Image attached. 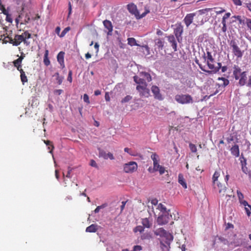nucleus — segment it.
Wrapping results in <instances>:
<instances>
[{
    "label": "nucleus",
    "mask_w": 251,
    "mask_h": 251,
    "mask_svg": "<svg viewBox=\"0 0 251 251\" xmlns=\"http://www.w3.org/2000/svg\"><path fill=\"white\" fill-rule=\"evenodd\" d=\"M154 234L157 236H160L164 238V241L160 242L161 248L163 250L168 251L169 250L170 245L173 240V236L169 232H167L163 228H159L154 231Z\"/></svg>",
    "instance_id": "obj_1"
},
{
    "label": "nucleus",
    "mask_w": 251,
    "mask_h": 251,
    "mask_svg": "<svg viewBox=\"0 0 251 251\" xmlns=\"http://www.w3.org/2000/svg\"><path fill=\"white\" fill-rule=\"evenodd\" d=\"M233 75L235 80H238V85L243 86L247 83V76L246 72H242V70L238 65H234L233 67Z\"/></svg>",
    "instance_id": "obj_2"
},
{
    "label": "nucleus",
    "mask_w": 251,
    "mask_h": 251,
    "mask_svg": "<svg viewBox=\"0 0 251 251\" xmlns=\"http://www.w3.org/2000/svg\"><path fill=\"white\" fill-rule=\"evenodd\" d=\"M30 38L31 34L27 31H25L21 35H15L14 39H10L9 43L12 44L13 46H18L23 42L25 45L26 46H28L30 44V42L28 41V39Z\"/></svg>",
    "instance_id": "obj_3"
},
{
    "label": "nucleus",
    "mask_w": 251,
    "mask_h": 251,
    "mask_svg": "<svg viewBox=\"0 0 251 251\" xmlns=\"http://www.w3.org/2000/svg\"><path fill=\"white\" fill-rule=\"evenodd\" d=\"M229 44L232 49L233 54L237 58H241L243 55L244 51L240 50L237 42L235 40H232L229 42Z\"/></svg>",
    "instance_id": "obj_4"
},
{
    "label": "nucleus",
    "mask_w": 251,
    "mask_h": 251,
    "mask_svg": "<svg viewBox=\"0 0 251 251\" xmlns=\"http://www.w3.org/2000/svg\"><path fill=\"white\" fill-rule=\"evenodd\" d=\"M175 100L181 104H187L192 103L193 99L189 95H177L175 96Z\"/></svg>",
    "instance_id": "obj_5"
},
{
    "label": "nucleus",
    "mask_w": 251,
    "mask_h": 251,
    "mask_svg": "<svg viewBox=\"0 0 251 251\" xmlns=\"http://www.w3.org/2000/svg\"><path fill=\"white\" fill-rule=\"evenodd\" d=\"M171 218L170 212L163 213L158 217L157 222L159 225H164L167 224Z\"/></svg>",
    "instance_id": "obj_6"
},
{
    "label": "nucleus",
    "mask_w": 251,
    "mask_h": 251,
    "mask_svg": "<svg viewBox=\"0 0 251 251\" xmlns=\"http://www.w3.org/2000/svg\"><path fill=\"white\" fill-rule=\"evenodd\" d=\"M137 164L135 162L131 161L125 164L124 170L126 173H131L137 169Z\"/></svg>",
    "instance_id": "obj_7"
},
{
    "label": "nucleus",
    "mask_w": 251,
    "mask_h": 251,
    "mask_svg": "<svg viewBox=\"0 0 251 251\" xmlns=\"http://www.w3.org/2000/svg\"><path fill=\"white\" fill-rule=\"evenodd\" d=\"M136 89L139 92L140 96L148 98L150 96V90L147 88V85H138Z\"/></svg>",
    "instance_id": "obj_8"
},
{
    "label": "nucleus",
    "mask_w": 251,
    "mask_h": 251,
    "mask_svg": "<svg viewBox=\"0 0 251 251\" xmlns=\"http://www.w3.org/2000/svg\"><path fill=\"white\" fill-rule=\"evenodd\" d=\"M183 31V26L181 24L176 25V27L174 29V34L178 42L182 41V34Z\"/></svg>",
    "instance_id": "obj_9"
},
{
    "label": "nucleus",
    "mask_w": 251,
    "mask_h": 251,
    "mask_svg": "<svg viewBox=\"0 0 251 251\" xmlns=\"http://www.w3.org/2000/svg\"><path fill=\"white\" fill-rule=\"evenodd\" d=\"M151 91L155 99L159 100H163L164 98L160 93V89L157 86L153 85L151 88Z\"/></svg>",
    "instance_id": "obj_10"
},
{
    "label": "nucleus",
    "mask_w": 251,
    "mask_h": 251,
    "mask_svg": "<svg viewBox=\"0 0 251 251\" xmlns=\"http://www.w3.org/2000/svg\"><path fill=\"white\" fill-rule=\"evenodd\" d=\"M103 24L104 28L107 30L105 31L107 33V35L111 36L113 28L112 23L108 20H105L103 21Z\"/></svg>",
    "instance_id": "obj_11"
},
{
    "label": "nucleus",
    "mask_w": 251,
    "mask_h": 251,
    "mask_svg": "<svg viewBox=\"0 0 251 251\" xmlns=\"http://www.w3.org/2000/svg\"><path fill=\"white\" fill-rule=\"evenodd\" d=\"M127 9L129 12L132 15H134L135 17L138 15V10L137 6L133 3H129L127 5Z\"/></svg>",
    "instance_id": "obj_12"
},
{
    "label": "nucleus",
    "mask_w": 251,
    "mask_h": 251,
    "mask_svg": "<svg viewBox=\"0 0 251 251\" xmlns=\"http://www.w3.org/2000/svg\"><path fill=\"white\" fill-rule=\"evenodd\" d=\"M196 16V13H189L186 15L183 21L186 25L188 27L193 22L194 17Z\"/></svg>",
    "instance_id": "obj_13"
},
{
    "label": "nucleus",
    "mask_w": 251,
    "mask_h": 251,
    "mask_svg": "<svg viewBox=\"0 0 251 251\" xmlns=\"http://www.w3.org/2000/svg\"><path fill=\"white\" fill-rule=\"evenodd\" d=\"M206 54L207 65L209 69L212 70V69L214 68V64L213 63L214 61V59L213 58L212 55L210 52L207 51Z\"/></svg>",
    "instance_id": "obj_14"
},
{
    "label": "nucleus",
    "mask_w": 251,
    "mask_h": 251,
    "mask_svg": "<svg viewBox=\"0 0 251 251\" xmlns=\"http://www.w3.org/2000/svg\"><path fill=\"white\" fill-rule=\"evenodd\" d=\"M168 40L171 44V46L175 51L177 50V43L175 37L174 35L168 36Z\"/></svg>",
    "instance_id": "obj_15"
},
{
    "label": "nucleus",
    "mask_w": 251,
    "mask_h": 251,
    "mask_svg": "<svg viewBox=\"0 0 251 251\" xmlns=\"http://www.w3.org/2000/svg\"><path fill=\"white\" fill-rule=\"evenodd\" d=\"M155 48V50L158 49L159 51L162 50L164 46V41L160 38L154 40Z\"/></svg>",
    "instance_id": "obj_16"
},
{
    "label": "nucleus",
    "mask_w": 251,
    "mask_h": 251,
    "mask_svg": "<svg viewBox=\"0 0 251 251\" xmlns=\"http://www.w3.org/2000/svg\"><path fill=\"white\" fill-rule=\"evenodd\" d=\"M64 54L65 53L63 51H60L58 53L57 56V61L61 65L62 68H64L65 67L64 61Z\"/></svg>",
    "instance_id": "obj_17"
},
{
    "label": "nucleus",
    "mask_w": 251,
    "mask_h": 251,
    "mask_svg": "<svg viewBox=\"0 0 251 251\" xmlns=\"http://www.w3.org/2000/svg\"><path fill=\"white\" fill-rule=\"evenodd\" d=\"M133 79L135 82L138 85H147V82H146L145 79L140 77V75H135L133 77Z\"/></svg>",
    "instance_id": "obj_18"
},
{
    "label": "nucleus",
    "mask_w": 251,
    "mask_h": 251,
    "mask_svg": "<svg viewBox=\"0 0 251 251\" xmlns=\"http://www.w3.org/2000/svg\"><path fill=\"white\" fill-rule=\"evenodd\" d=\"M141 223L145 228H150L152 226V220L148 218L142 219Z\"/></svg>",
    "instance_id": "obj_19"
},
{
    "label": "nucleus",
    "mask_w": 251,
    "mask_h": 251,
    "mask_svg": "<svg viewBox=\"0 0 251 251\" xmlns=\"http://www.w3.org/2000/svg\"><path fill=\"white\" fill-rule=\"evenodd\" d=\"M139 75L140 77H142L145 79V81L147 80L148 82L151 81V77L150 74L146 72H140L139 73Z\"/></svg>",
    "instance_id": "obj_20"
},
{
    "label": "nucleus",
    "mask_w": 251,
    "mask_h": 251,
    "mask_svg": "<svg viewBox=\"0 0 251 251\" xmlns=\"http://www.w3.org/2000/svg\"><path fill=\"white\" fill-rule=\"evenodd\" d=\"M231 153L236 157L239 156V149L237 145H234L230 149Z\"/></svg>",
    "instance_id": "obj_21"
},
{
    "label": "nucleus",
    "mask_w": 251,
    "mask_h": 251,
    "mask_svg": "<svg viewBox=\"0 0 251 251\" xmlns=\"http://www.w3.org/2000/svg\"><path fill=\"white\" fill-rule=\"evenodd\" d=\"M221 67H222V64H221V63H218V66H217V67H215V66H214V68H213V69H212L211 71H206V70H205L203 69H202V68L200 66L201 69L202 71H204V72H206V73H208V74H211V73H216L217 72H218L220 70V69H221Z\"/></svg>",
    "instance_id": "obj_22"
},
{
    "label": "nucleus",
    "mask_w": 251,
    "mask_h": 251,
    "mask_svg": "<svg viewBox=\"0 0 251 251\" xmlns=\"http://www.w3.org/2000/svg\"><path fill=\"white\" fill-rule=\"evenodd\" d=\"M9 32H10L9 33H6L7 36H5V34L1 35L0 40H2L3 43L6 44L8 42L9 43L10 39H12V37L10 36V34L12 33V31L10 30Z\"/></svg>",
    "instance_id": "obj_23"
},
{
    "label": "nucleus",
    "mask_w": 251,
    "mask_h": 251,
    "mask_svg": "<svg viewBox=\"0 0 251 251\" xmlns=\"http://www.w3.org/2000/svg\"><path fill=\"white\" fill-rule=\"evenodd\" d=\"M24 57L21 56L19 58H18L17 59L15 60L14 62V65L15 67L17 68V70L18 71L20 70V69H22L21 67V63L22 60L23 59Z\"/></svg>",
    "instance_id": "obj_24"
},
{
    "label": "nucleus",
    "mask_w": 251,
    "mask_h": 251,
    "mask_svg": "<svg viewBox=\"0 0 251 251\" xmlns=\"http://www.w3.org/2000/svg\"><path fill=\"white\" fill-rule=\"evenodd\" d=\"M178 181L179 183L181 184L184 188H187L186 183L185 182L183 176L181 174H179L178 175Z\"/></svg>",
    "instance_id": "obj_25"
},
{
    "label": "nucleus",
    "mask_w": 251,
    "mask_h": 251,
    "mask_svg": "<svg viewBox=\"0 0 251 251\" xmlns=\"http://www.w3.org/2000/svg\"><path fill=\"white\" fill-rule=\"evenodd\" d=\"M219 239L224 244L227 245L229 247H231V248H233V247L237 246V245H234V246H233V243L232 242L229 243L226 239L224 238V237H219Z\"/></svg>",
    "instance_id": "obj_26"
},
{
    "label": "nucleus",
    "mask_w": 251,
    "mask_h": 251,
    "mask_svg": "<svg viewBox=\"0 0 251 251\" xmlns=\"http://www.w3.org/2000/svg\"><path fill=\"white\" fill-rule=\"evenodd\" d=\"M97 225L95 224H92L90 226H88L86 229V232H95L98 228Z\"/></svg>",
    "instance_id": "obj_27"
},
{
    "label": "nucleus",
    "mask_w": 251,
    "mask_h": 251,
    "mask_svg": "<svg viewBox=\"0 0 251 251\" xmlns=\"http://www.w3.org/2000/svg\"><path fill=\"white\" fill-rule=\"evenodd\" d=\"M49 50H45L44 56V63L46 66H48L50 64V61L48 58Z\"/></svg>",
    "instance_id": "obj_28"
},
{
    "label": "nucleus",
    "mask_w": 251,
    "mask_h": 251,
    "mask_svg": "<svg viewBox=\"0 0 251 251\" xmlns=\"http://www.w3.org/2000/svg\"><path fill=\"white\" fill-rule=\"evenodd\" d=\"M127 43L128 44L131 46H140V45L136 43V40L133 37L128 38L127 39Z\"/></svg>",
    "instance_id": "obj_29"
},
{
    "label": "nucleus",
    "mask_w": 251,
    "mask_h": 251,
    "mask_svg": "<svg viewBox=\"0 0 251 251\" xmlns=\"http://www.w3.org/2000/svg\"><path fill=\"white\" fill-rule=\"evenodd\" d=\"M19 71L21 74L20 77H21V81H22L23 83L24 84V83L27 81V77L25 75V73L23 70V69H20V70Z\"/></svg>",
    "instance_id": "obj_30"
},
{
    "label": "nucleus",
    "mask_w": 251,
    "mask_h": 251,
    "mask_svg": "<svg viewBox=\"0 0 251 251\" xmlns=\"http://www.w3.org/2000/svg\"><path fill=\"white\" fill-rule=\"evenodd\" d=\"M157 209H159L162 213L170 212V210H167L166 207L161 203L158 204Z\"/></svg>",
    "instance_id": "obj_31"
},
{
    "label": "nucleus",
    "mask_w": 251,
    "mask_h": 251,
    "mask_svg": "<svg viewBox=\"0 0 251 251\" xmlns=\"http://www.w3.org/2000/svg\"><path fill=\"white\" fill-rule=\"evenodd\" d=\"M151 157L153 161V164L159 162V156L156 153H152Z\"/></svg>",
    "instance_id": "obj_32"
},
{
    "label": "nucleus",
    "mask_w": 251,
    "mask_h": 251,
    "mask_svg": "<svg viewBox=\"0 0 251 251\" xmlns=\"http://www.w3.org/2000/svg\"><path fill=\"white\" fill-rule=\"evenodd\" d=\"M107 153L103 150L99 149V157L107 159Z\"/></svg>",
    "instance_id": "obj_33"
},
{
    "label": "nucleus",
    "mask_w": 251,
    "mask_h": 251,
    "mask_svg": "<svg viewBox=\"0 0 251 251\" xmlns=\"http://www.w3.org/2000/svg\"><path fill=\"white\" fill-rule=\"evenodd\" d=\"M216 184H217V185L219 189V192L220 193L225 192L226 190V187L225 186L223 187L222 184L219 182H217Z\"/></svg>",
    "instance_id": "obj_34"
},
{
    "label": "nucleus",
    "mask_w": 251,
    "mask_h": 251,
    "mask_svg": "<svg viewBox=\"0 0 251 251\" xmlns=\"http://www.w3.org/2000/svg\"><path fill=\"white\" fill-rule=\"evenodd\" d=\"M218 80H222L223 81V83L221 85L224 87L228 85L229 83V80L227 79L224 77H219L218 78Z\"/></svg>",
    "instance_id": "obj_35"
},
{
    "label": "nucleus",
    "mask_w": 251,
    "mask_h": 251,
    "mask_svg": "<svg viewBox=\"0 0 251 251\" xmlns=\"http://www.w3.org/2000/svg\"><path fill=\"white\" fill-rule=\"evenodd\" d=\"M219 176V173L217 171H215L212 177L213 182L214 184H216V183L218 182L217 180Z\"/></svg>",
    "instance_id": "obj_36"
},
{
    "label": "nucleus",
    "mask_w": 251,
    "mask_h": 251,
    "mask_svg": "<svg viewBox=\"0 0 251 251\" xmlns=\"http://www.w3.org/2000/svg\"><path fill=\"white\" fill-rule=\"evenodd\" d=\"M145 227L143 226H136L134 229L133 231L134 232H139L140 233H142L144 231Z\"/></svg>",
    "instance_id": "obj_37"
},
{
    "label": "nucleus",
    "mask_w": 251,
    "mask_h": 251,
    "mask_svg": "<svg viewBox=\"0 0 251 251\" xmlns=\"http://www.w3.org/2000/svg\"><path fill=\"white\" fill-rule=\"evenodd\" d=\"M107 206V204L105 203H103L102 204H101V205H100V206H98L97 207V208L95 209V210L94 211V212L95 213H98L100 209H103V208H104L105 207H106V206Z\"/></svg>",
    "instance_id": "obj_38"
},
{
    "label": "nucleus",
    "mask_w": 251,
    "mask_h": 251,
    "mask_svg": "<svg viewBox=\"0 0 251 251\" xmlns=\"http://www.w3.org/2000/svg\"><path fill=\"white\" fill-rule=\"evenodd\" d=\"M142 49L143 50V51L144 52V54L146 55H149L150 54V48L147 45L142 46Z\"/></svg>",
    "instance_id": "obj_39"
},
{
    "label": "nucleus",
    "mask_w": 251,
    "mask_h": 251,
    "mask_svg": "<svg viewBox=\"0 0 251 251\" xmlns=\"http://www.w3.org/2000/svg\"><path fill=\"white\" fill-rule=\"evenodd\" d=\"M189 148L192 152H196L197 151V147L192 143L189 144Z\"/></svg>",
    "instance_id": "obj_40"
},
{
    "label": "nucleus",
    "mask_w": 251,
    "mask_h": 251,
    "mask_svg": "<svg viewBox=\"0 0 251 251\" xmlns=\"http://www.w3.org/2000/svg\"><path fill=\"white\" fill-rule=\"evenodd\" d=\"M131 99H132L131 96H130L129 95H127V96H126L124 99H122V100H121V102L122 103L127 102L130 100H131Z\"/></svg>",
    "instance_id": "obj_41"
},
{
    "label": "nucleus",
    "mask_w": 251,
    "mask_h": 251,
    "mask_svg": "<svg viewBox=\"0 0 251 251\" xmlns=\"http://www.w3.org/2000/svg\"><path fill=\"white\" fill-rule=\"evenodd\" d=\"M237 194L238 197L239 202L242 201L244 200V195L240 191H237Z\"/></svg>",
    "instance_id": "obj_42"
},
{
    "label": "nucleus",
    "mask_w": 251,
    "mask_h": 251,
    "mask_svg": "<svg viewBox=\"0 0 251 251\" xmlns=\"http://www.w3.org/2000/svg\"><path fill=\"white\" fill-rule=\"evenodd\" d=\"M240 203L241 205H243L245 207L248 206L250 208V210H251V205L249 204V203L246 201L243 200L241 201H240Z\"/></svg>",
    "instance_id": "obj_43"
},
{
    "label": "nucleus",
    "mask_w": 251,
    "mask_h": 251,
    "mask_svg": "<svg viewBox=\"0 0 251 251\" xmlns=\"http://www.w3.org/2000/svg\"><path fill=\"white\" fill-rule=\"evenodd\" d=\"M153 165V171L154 172L158 171V170L161 167V166L159 164V162L154 163Z\"/></svg>",
    "instance_id": "obj_44"
},
{
    "label": "nucleus",
    "mask_w": 251,
    "mask_h": 251,
    "mask_svg": "<svg viewBox=\"0 0 251 251\" xmlns=\"http://www.w3.org/2000/svg\"><path fill=\"white\" fill-rule=\"evenodd\" d=\"M83 100L87 104L90 103L89 98L87 94H85L83 95Z\"/></svg>",
    "instance_id": "obj_45"
},
{
    "label": "nucleus",
    "mask_w": 251,
    "mask_h": 251,
    "mask_svg": "<svg viewBox=\"0 0 251 251\" xmlns=\"http://www.w3.org/2000/svg\"><path fill=\"white\" fill-rule=\"evenodd\" d=\"M246 24L248 27L251 30V19H246Z\"/></svg>",
    "instance_id": "obj_46"
},
{
    "label": "nucleus",
    "mask_w": 251,
    "mask_h": 251,
    "mask_svg": "<svg viewBox=\"0 0 251 251\" xmlns=\"http://www.w3.org/2000/svg\"><path fill=\"white\" fill-rule=\"evenodd\" d=\"M72 71L71 70L69 71V74H68V77H67V80L68 81H69L70 82H72Z\"/></svg>",
    "instance_id": "obj_47"
},
{
    "label": "nucleus",
    "mask_w": 251,
    "mask_h": 251,
    "mask_svg": "<svg viewBox=\"0 0 251 251\" xmlns=\"http://www.w3.org/2000/svg\"><path fill=\"white\" fill-rule=\"evenodd\" d=\"M70 29V27H67L66 28H65L62 32L61 35H60V37H63L64 36L66 33Z\"/></svg>",
    "instance_id": "obj_48"
},
{
    "label": "nucleus",
    "mask_w": 251,
    "mask_h": 251,
    "mask_svg": "<svg viewBox=\"0 0 251 251\" xmlns=\"http://www.w3.org/2000/svg\"><path fill=\"white\" fill-rule=\"evenodd\" d=\"M233 17L238 20L240 24L244 23V21L242 19L240 16H234Z\"/></svg>",
    "instance_id": "obj_49"
},
{
    "label": "nucleus",
    "mask_w": 251,
    "mask_h": 251,
    "mask_svg": "<svg viewBox=\"0 0 251 251\" xmlns=\"http://www.w3.org/2000/svg\"><path fill=\"white\" fill-rule=\"evenodd\" d=\"M90 165L93 167L97 168L98 167L96 161L93 159L91 160Z\"/></svg>",
    "instance_id": "obj_50"
},
{
    "label": "nucleus",
    "mask_w": 251,
    "mask_h": 251,
    "mask_svg": "<svg viewBox=\"0 0 251 251\" xmlns=\"http://www.w3.org/2000/svg\"><path fill=\"white\" fill-rule=\"evenodd\" d=\"M233 3L237 6H241L242 5V1L241 0H232Z\"/></svg>",
    "instance_id": "obj_51"
},
{
    "label": "nucleus",
    "mask_w": 251,
    "mask_h": 251,
    "mask_svg": "<svg viewBox=\"0 0 251 251\" xmlns=\"http://www.w3.org/2000/svg\"><path fill=\"white\" fill-rule=\"evenodd\" d=\"M147 15L145 12L143 13L141 15H140L138 12V15L136 16V18L138 20L143 18Z\"/></svg>",
    "instance_id": "obj_52"
},
{
    "label": "nucleus",
    "mask_w": 251,
    "mask_h": 251,
    "mask_svg": "<svg viewBox=\"0 0 251 251\" xmlns=\"http://www.w3.org/2000/svg\"><path fill=\"white\" fill-rule=\"evenodd\" d=\"M56 79L57 80V83L59 84V85H60L62 82V81H63V77H62V76H58L56 78Z\"/></svg>",
    "instance_id": "obj_53"
},
{
    "label": "nucleus",
    "mask_w": 251,
    "mask_h": 251,
    "mask_svg": "<svg viewBox=\"0 0 251 251\" xmlns=\"http://www.w3.org/2000/svg\"><path fill=\"white\" fill-rule=\"evenodd\" d=\"M148 212L150 216L151 215V212L154 213L153 206H151L150 205H148Z\"/></svg>",
    "instance_id": "obj_54"
},
{
    "label": "nucleus",
    "mask_w": 251,
    "mask_h": 251,
    "mask_svg": "<svg viewBox=\"0 0 251 251\" xmlns=\"http://www.w3.org/2000/svg\"><path fill=\"white\" fill-rule=\"evenodd\" d=\"M142 249V248L141 246L136 245L134 247L133 251H140Z\"/></svg>",
    "instance_id": "obj_55"
},
{
    "label": "nucleus",
    "mask_w": 251,
    "mask_h": 251,
    "mask_svg": "<svg viewBox=\"0 0 251 251\" xmlns=\"http://www.w3.org/2000/svg\"><path fill=\"white\" fill-rule=\"evenodd\" d=\"M165 168L161 166V167L158 170V171H159L160 175H162L165 173Z\"/></svg>",
    "instance_id": "obj_56"
},
{
    "label": "nucleus",
    "mask_w": 251,
    "mask_h": 251,
    "mask_svg": "<svg viewBox=\"0 0 251 251\" xmlns=\"http://www.w3.org/2000/svg\"><path fill=\"white\" fill-rule=\"evenodd\" d=\"M151 206H153V205H156L158 203V200L156 199H153L151 200Z\"/></svg>",
    "instance_id": "obj_57"
},
{
    "label": "nucleus",
    "mask_w": 251,
    "mask_h": 251,
    "mask_svg": "<svg viewBox=\"0 0 251 251\" xmlns=\"http://www.w3.org/2000/svg\"><path fill=\"white\" fill-rule=\"evenodd\" d=\"M106 156H107V159L108 158H109L111 160H114V157L113 155L111 153H110V152L107 153V155Z\"/></svg>",
    "instance_id": "obj_58"
},
{
    "label": "nucleus",
    "mask_w": 251,
    "mask_h": 251,
    "mask_svg": "<svg viewBox=\"0 0 251 251\" xmlns=\"http://www.w3.org/2000/svg\"><path fill=\"white\" fill-rule=\"evenodd\" d=\"M245 210H246L247 215L248 216H250V215L251 214V210H250V208L249 207H248V206H246V207H245Z\"/></svg>",
    "instance_id": "obj_59"
},
{
    "label": "nucleus",
    "mask_w": 251,
    "mask_h": 251,
    "mask_svg": "<svg viewBox=\"0 0 251 251\" xmlns=\"http://www.w3.org/2000/svg\"><path fill=\"white\" fill-rule=\"evenodd\" d=\"M124 151L128 153H129L130 155H134V154L131 152V150L128 148H125L124 149Z\"/></svg>",
    "instance_id": "obj_60"
},
{
    "label": "nucleus",
    "mask_w": 251,
    "mask_h": 251,
    "mask_svg": "<svg viewBox=\"0 0 251 251\" xmlns=\"http://www.w3.org/2000/svg\"><path fill=\"white\" fill-rule=\"evenodd\" d=\"M242 171L245 173V174H247L248 173V168L246 166V165L244 166L243 164H242Z\"/></svg>",
    "instance_id": "obj_61"
},
{
    "label": "nucleus",
    "mask_w": 251,
    "mask_h": 251,
    "mask_svg": "<svg viewBox=\"0 0 251 251\" xmlns=\"http://www.w3.org/2000/svg\"><path fill=\"white\" fill-rule=\"evenodd\" d=\"M30 20V17H29V16L27 15V14H26V16H25V24H27L29 22Z\"/></svg>",
    "instance_id": "obj_62"
},
{
    "label": "nucleus",
    "mask_w": 251,
    "mask_h": 251,
    "mask_svg": "<svg viewBox=\"0 0 251 251\" xmlns=\"http://www.w3.org/2000/svg\"><path fill=\"white\" fill-rule=\"evenodd\" d=\"M63 92V90L61 89H56L54 91V93L60 95Z\"/></svg>",
    "instance_id": "obj_63"
},
{
    "label": "nucleus",
    "mask_w": 251,
    "mask_h": 251,
    "mask_svg": "<svg viewBox=\"0 0 251 251\" xmlns=\"http://www.w3.org/2000/svg\"><path fill=\"white\" fill-rule=\"evenodd\" d=\"M226 140L228 143H230L234 140L233 136H230L229 137H228Z\"/></svg>",
    "instance_id": "obj_64"
}]
</instances>
